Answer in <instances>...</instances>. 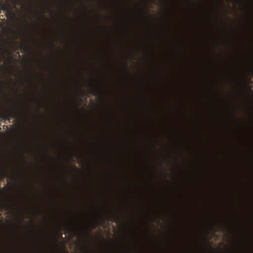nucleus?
Segmentation results:
<instances>
[{
    "mask_svg": "<svg viewBox=\"0 0 253 253\" xmlns=\"http://www.w3.org/2000/svg\"><path fill=\"white\" fill-rule=\"evenodd\" d=\"M18 113L17 111H13L11 109L4 110L0 114V118L6 121H10L13 118L17 119Z\"/></svg>",
    "mask_w": 253,
    "mask_h": 253,
    "instance_id": "nucleus-1",
    "label": "nucleus"
},
{
    "mask_svg": "<svg viewBox=\"0 0 253 253\" xmlns=\"http://www.w3.org/2000/svg\"><path fill=\"white\" fill-rule=\"evenodd\" d=\"M14 7L16 6L22 7L27 0H8Z\"/></svg>",
    "mask_w": 253,
    "mask_h": 253,
    "instance_id": "nucleus-2",
    "label": "nucleus"
},
{
    "mask_svg": "<svg viewBox=\"0 0 253 253\" xmlns=\"http://www.w3.org/2000/svg\"><path fill=\"white\" fill-rule=\"evenodd\" d=\"M0 174L1 178H4L7 176V172L5 169H1Z\"/></svg>",
    "mask_w": 253,
    "mask_h": 253,
    "instance_id": "nucleus-3",
    "label": "nucleus"
},
{
    "mask_svg": "<svg viewBox=\"0 0 253 253\" xmlns=\"http://www.w3.org/2000/svg\"><path fill=\"white\" fill-rule=\"evenodd\" d=\"M21 220H23V215H21Z\"/></svg>",
    "mask_w": 253,
    "mask_h": 253,
    "instance_id": "nucleus-4",
    "label": "nucleus"
},
{
    "mask_svg": "<svg viewBox=\"0 0 253 253\" xmlns=\"http://www.w3.org/2000/svg\"><path fill=\"white\" fill-rule=\"evenodd\" d=\"M74 168L76 170L77 169V168L76 166H74Z\"/></svg>",
    "mask_w": 253,
    "mask_h": 253,
    "instance_id": "nucleus-5",
    "label": "nucleus"
},
{
    "mask_svg": "<svg viewBox=\"0 0 253 253\" xmlns=\"http://www.w3.org/2000/svg\"><path fill=\"white\" fill-rule=\"evenodd\" d=\"M126 69H128V68L126 67Z\"/></svg>",
    "mask_w": 253,
    "mask_h": 253,
    "instance_id": "nucleus-6",
    "label": "nucleus"
}]
</instances>
